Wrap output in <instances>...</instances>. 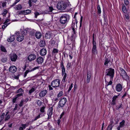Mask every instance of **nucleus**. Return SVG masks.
<instances>
[{"label":"nucleus","mask_w":130,"mask_h":130,"mask_svg":"<svg viewBox=\"0 0 130 130\" xmlns=\"http://www.w3.org/2000/svg\"><path fill=\"white\" fill-rule=\"evenodd\" d=\"M70 16L67 14H63L60 18L59 21L62 24H67L70 20Z\"/></svg>","instance_id":"obj_1"},{"label":"nucleus","mask_w":130,"mask_h":130,"mask_svg":"<svg viewBox=\"0 0 130 130\" xmlns=\"http://www.w3.org/2000/svg\"><path fill=\"white\" fill-rule=\"evenodd\" d=\"M115 74V70L112 68H109L106 69L105 71V76H109L110 79L113 80Z\"/></svg>","instance_id":"obj_2"},{"label":"nucleus","mask_w":130,"mask_h":130,"mask_svg":"<svg viewBox=\"0 0 130 130\" xmlns=\"http://www.w3.org/2000/svg\"><path fill=\"white\" fill-rule=\"evenodd\" d=\"M67 7V3L63 1H61L58 3L57 7L60 10H63L66 9Z\"/></svg>","instance_id":"obj_3"},{"label":"nucleus","mask_w":130,"mask_h":130,"mask_svg":"<svg viewBox=\"0 0 130 130\" xmlns=\"http://www.w3.org/2000/svg\"><path fill=\"white\" fill-rule=\"evenodd\" d=\"M93 40L92 43L93 47L92 50V53L95 54L97 53V50H96V43L95 41L94 40V34L93 33L92 35Z\"/></svg>","instance_id":"obj_4"},{"label":"nucleus","mask_w":130,"mask_h":130,"mask_svg":"<svg viewBox=\"0 0 130 130\" xmlns=\"http://www.w3.org/2000/svg\"><path fill=\"white\" fill-rule=\"evenodd\" d=\"M67 101V99L65 98H62L59 101L58 105V108H59L63 107Z\"/></svg>","instance_id":"obj_5"},{"label":"nucleus","mask_w":130,"mask_h":130,"mask_svg":"<svg viewBox=\"0 0 130 130\" xmlns=\"http://www.w3.org/2000/svg\"><path fill=\"white\" fill-rule=\"evenodd\" d=\"M60 80L59 79H55L52 81L51 84V86L54 87H59V86Z\"/></svg>","instance_id":"obj_6"},{"label":"nucleus","mask_w":130,"mask_h":130,"mask_svg":"<svg viewBox=\"0 0 130 130\" xmlns=\"http://www.w3.org/2000/svg\"><path fill=\"white\" fill-rule=\"evenodd\" d=\"M121 71V73L120 75L124 79H126L129 78V76L127 75V73L125 71L121 68H120Z\"/></svg>","instance_id":"obj_7"},{"label":"nucleus","mask_w":130,"mask_h":130,"mask_svg":"<svg viewBox=\"0 0 130 130\" xmlns=\"http://www.w3.org/2000/svg\"><path fill=\"white\" fill-rule=\"evenodd\" d=\"M15 34L16 35L17 37V40L19 42L22 41L24 39V37L23 36H21L20 34L19 31L16 32Z\"/></svg>","instance_id":"obj_8"},{"label":"nucleus","mask_w":130,"mask_h":130,"mask_svg":"<svg viewBox=\"0 0 130 130\" xmlns=\"http://www.w3.org/2000/svg\"><path fill=\"white\" fill-rule=\"evenodd\" d=\"M11 61L15 62L17 58V55L15 53L11 54L9 55Z\"/></svg>","instance_id":"obj_9"},{"label":"nucleus","mask_w":130,"mask_h":130,"mask_svg":"<svg viewBox=\"0 0 130 130\" xmlns=\"http://www.w3.org/2000/svg\"><path fill=\"white\" fill-rule=\"evenodd\" d=\"M52 33L50 31H48L45 35V37L46 39H50L52 37Z\"/></svg>","instance_id":"obj_10"},{"label":"nucleus","mask_w":130,"mask_h":130,"mask_svg":"<svg viewBox=\"0 0 130 130\" xmlns=\"http://www.w3.org/2000/svg\"><path fill=\"white\" fill-rule=\"evenodd\" d=\"M115 89L117 91L120 92L122 89V85L120 83L118 84L116 86Z\"/></svg>","instance_id":"obj_11"},{"label":"nucleus","mask_w":130,"mask_h":130,"mask_svg":"<svg viewBox=\"0 0 130 130\" xmlns=\"http://www.w3.org/2000/svg\"><path fill=\"white\" fill-rule=\"evenodd\" d=\"M36 57V56L35 54H31L29 55L27 58L28 59L31 61L35 59Z\"/></svg>","instance_id":"obj_12"},{"label":"nucleus","mask_w":130,"mask_h":130,"mask_svg":"<svg viewBox=\"0 0 130 130\" xmlns=\"http://www.w3.org/2000/svg\"><path fill=\"white\" fill-rule=\"evenodd\" d=\"M39 67H36L33 68L31 70H27L26 72L24 73V77H25L27 75V74L29 72H31L32 71H34L36 69H38L39 68Z\"/></svg>","instance_id":"obj_13"},{"label":"nucleus","mask_w":130,"mask_h":130,"mask_svg":"<svg viewBox=\"0 0 130 130\" xmlns=\"http://www.w3.org/2000/svg\"><path fill=\"white\" fill-rule=\"evenodd\" d=\"M49 8L47 10H45L44 11V13L45 14L50 13V12H51L53 10H54L53 7L52 6H49Z\"/></svg>","instance_id":"obj_14"},{"label":"nucleus","mask_w":130,"mask_h":130,"mask_svg":"<svg viewBox=\"0 0 130 130\" xmlns=\"http://www.w3.org/2000/svg\"><path fill=\"white\" fill-rule=\"evenodd\" d=\"M17 70V68L14 66H11L9 69V71L11 73H14Z\"/></svg>","instance_id":"obj_15"},{"label":"nucleus","mask_w":130,"mask_h":130,"mask_svg":"<svg viewBox=\"0 0 130 130\" xmlns=\"http://www.w3.org/2000/svg\"><path fill=\"white\" fill-rule=\"evenodd\" d=\"M72 30H73L72 32L73 33L72 35L71 36V40L73 42H74V38H73V36H74V35H76V31L75 29L74 28V27H73V28H72ZM73 42L72 44V45H73Z\"/></svg>","instance_id":"obj_16"},{"label":"nucleus","mask_w":130,"mask_h":130,"mask_svg":"<svg viewBox=\"0 0 130 130\" xmlns=\"http://www.w3.org/2000/svg\"><path fill=\"white\" fill-rule=\"evenodd\" d=\"M44 58L41 57H38L36 60V61L38 64H42L43 62Z\"/></svg>","instance_id":"obj_17"},{"label":"nucleus","mask_w":130,"mask_h":130,"mask_svg":"<svg viewBox=\"0 0 130 130\" xmlns=\"http://www.w3.org/2000/svg\"><path fill=\"white\" fill-rule=\"evenodd\" d=\"M47 93V91L46 90H43L39 93V96L41 97L44 96Z\"/></svg>","instance_id":"obj_18"},{"label":"nucleus","mask_w":130,"mask_h":130,"mask_svg":"<svg viewBox=\"0 0 130 130\" xmlns=\"http://www.w3.org/2000/svg\"><path fill=\"white\" fill-rule=\"evenodd\" d=\"M46 54V50L45 48H43L40 51V54L41 56H44Z\"/></svg>","instance_id":"obj_19"},{"label":"nucleus","mask_w":130,"mask_h":130,"mask_svg":"<svg viewBox=\"0 0 130 130\" xmlns=\"http://www.w3.org/2000/svg\"><path fill=\"white\" fill-rule=\"evenodd\" d=\"M27 124H21V126L19 128V130H23L27 126Z\"/></svg>","instance_id":"obj_20"},{"label":"nucleus","mask_w":130,"mask_h":130,"mask_svg":"<svg viewBox=\"0 0 130 130\" xmlns=\"http://www.w3.org/2000/svg\"><path fill=\"white\" fill-rule=\"evenodd\" d=\"M15 38V36L14 35H12L10 38L7 39V41L9 42H12L14 40Z\"/></svg>","instance_id":"obj_21"},{"label":"nucleus","mask_w":130,"mask_h":130,"mask_svg":"<svg viewBox=\"0 0 130 130\" xmlns=\"http://www.w3.org/2000/svg\"><path fill=\"white\" fill-rule=\"evenodd\" d=\"M35 37L37 39H40L41 36V34L39 32H37L35 34Z\"/></svg>","instance_id":"obj_22"},{"label":"nucleus","mask_w":130,"mask_h":130,"mask_svg":"<svg viewBox=\"0 0 130 130\" xmlns=\"http://www.w3.org/2000/svg\"><path fill=\"white\" fill-rule=\"evenodd\" d=\"M91 74L89 72H87V83H89L91 77Z\"/></svg>","instance_id":"obj_23"},{"label":"nucleus","mask_w":130,"mask_h":130,"mask_svg":"<svg viewBox=\"0 0 130 130\" xmlns=\"http://www.w3.org/2000/svg\"><path fill=\"white\" fill-rule=\"evenodd\" d=\"M45 42L44 41L41 40L39 42V46L41 47H43L45 46Z\"/></svg>","instance_id":"obj_24"},{"label":"nucleus","mask_w":130,"mask_h":130,"mask_svg":"<svg viewBox=\"0 0 130 130\" xmlns=\"http://www.w3.org/2000/svg\"><path fill=\"white\" fill-rule=\"evenodd\" d=\"M110 60L107 58H105V62L104 64L105 66H107L108 63L110 62Z\"/></svg>","instance_id":"obj_25"},{"label":"nucleus","mask_w":130,"mask_h":130,"mask_svg":"<svg viewBox=\"0 0 130 130\" xmlns=\"http://www.w3.org/2000/svg\"><path fill=\"white\" fill-rule=\"evenodd\" d=\"M15 10H19L22 9V7L21 4H19L16 6V7L14 8Z\"/></svg>","instance_id":"obj_26"},{"label":"nucleus","mask_w":130,"mask_h":130,"mask_svg":"<svg viewBox=\"0 0 130 130\" xmlns=\"http://www.w3.org/2000/svg\"><path fill=\"white\" fill-rule=\"evenodd\" d=\"M60 67L62 70V72H65V69L63 65V61H61V62Z\"/></svg>","instance_id":"obj_27"},{"label":"nucleus","mask_w":130,"mask_h":130,"mask_svg":"<svg viewBox=\"0 0 130 130\" xmlns=\"http://www.w3.org/2000/svg\"><path fill=\"white\" fill-rule=\"evenodd\" d=\"M53 107H51L49 109L47 113L48 116H51L52 112Z\"/></svg>","instance_id":"obj_28"},{"label":"nucleus","mask_w":130,"mask_h":130,"mask_svg":"<svg viewBox=\"0 0 130 130\" xmlns=\"http://www.w3.org/2000/svg\"><path fill=\"white\" fill-rule=\"evenodd\" d=\"M111 124L109 125L108 126L107 130H111L113 127L112 124H113V121H111Z\"/></svg>","instance_id":"obj_29"},{"label":"nucleus","mask_w":130,"mask_h":130,"mask_svg":"<svg viewBox=\"0 0 130 130\" xmlns=\"http://www.w3.org/2000/svg\"><path fill=\"white\" fill-rule=\"evenodd\" d=\"M37 1V0H29L28 3L29 4V7H31V6L32 2L35 3Z\"/></svg>","instance_id":"obj_30"},{"label":"nucleus","mask_w":130,"mask_h":130,"mask_svg":"<svg viewBox=\"0 0 130 130\" xmlns=\"http://www.w3.org/2000/svg\"><path fill=\"white\" fill-rule=\"evenodd\" d=\"M7 60V58L6 57L2 58L1 60V61L3 63H5L6 62Z\"/></svg>","instance_id":"obj_31"},{"label":"nucleus","mask_w":130,"mask_h":130,"mask_svg":"<svg viewBox=\"0 0 130 130\" xmlns=\"http://www.w3.org/2000/svg\"><path fill=\"white\" fill-rule=\"evenodd\" d=\"M125 123V121L123 120L120 123L119 126L121 127H123Z\"/></svg>","instance_id":"obj_32"},{"label":"nucleus","mask_w":130,"mask_h":130,"mask_svg":"<svg viewBox=\"0 0 130 130\" xmlns=\"http://www.w3.org/2000/svg\"><path fill=\"white\" fill-rule=\"evenodd\" d=\"M36 103L39 106H40L41 105L42 103V101L39 100H37L36 101Z\"/></svg>","instance_id":"obj_33"},{"label":"nucleus","mask_w":130,"mask_h":130,"mask_svg":"<svg viewBox=\"0 0 130 130\" xmlns=\"http://www.w3.org/2000/svg\"><path fill=\"white\" fill-rule=\"evenodd\" d=\"M35 31L34 29L31 30L30 31V35L31 36H33L35 35Z\"/></svg>","instance_id":"obj_34"},{"label":"nucleus","mask_w":130,"mask_h":130,"mask_svg":"<svg viewBox=\"0 0 130 130\" xmlns=\"http://www.w3.org/2000/svg\"><path fill=\"white\" fill-rule=\"evenodd\" d=\"M24 15L28 14L31 12V10H30L27 9L24 10Z\"/></svg>","instance_id":"obj_35"},{"label":"nucleus","mask_w":130,"mask_h":130,"mask_svg":"<svg viewBox=\"0 0 130 130\" xmlns=\"http://www.w3.org/2000/svg\"><path fill=\"white\" fill-rule=\"evenodd\" d=\"M5 114V113H3L2 115L0 116V122L2 121L3 119H4Z\"/></svg>","instance_id":"obj_36"},{"label":"nucleus","mask_w":130,"mask_h":130,"mask_svg":"<svg viewBox=\"0 0 130 130\" xmlns=\"http://www.w3.org/2000/svg\"><path fill=\"white\" fill-rule=\"evenodd\" d=\"M24 90L23 89H22L21 88H20L17 91H16L15 93H18L20 92L22 93V92H23Z\"/></svg>","instance_id":"obj_37"},{"label":"nucleus","mask_w":130,"mask_h":130,"mask_svg":"<svg viewBox=\"0 0 130 130\" xmlns=\"http://www.w3.org/2000/svg\"><path fill=\"white\" fill-rule=\"evenodd\" d=\"M58 50L57 49L54 48L52 52V54H55L58 53Z\"/></svg>","instance_id":"obj_38"},{"label":"nucleus","mask_w":130,"mask_h":130,"mask_svg":"<svg viewBox=\"0 0 130 130\" xmlns=\"http://www.w3.org/2000/svg\"><path fill=\"white\" fill-rule=\"evenodd\" d=\"M98 11L97 12L98 14H100L101 12V9L99 5H98L97 6Z\"/></svg>","instance_id":"obj_39"},{"label":"nucleus","mask_w":130,"mask_h":130,"mask_svg":"<svg viewBox=\"0 0 130 130\" xmlns=\"http://www.w3.org/2000/svg\"><path fill=\"white\" fill-rule=\"evenodd\" d=\"M7 12V11L6 9H4L3 12L2 13V14L4 16H5Z\"/></svg>","instance_id":"obj_40"},{"label":"nucleus","mask_w":130,"mask_h":130,"mask_svg":"<svg viewBox=\"0 0 130 130\" xmlns=\"http://www.w3.org/2000/svg\"><path fill=\"white\" fill-rule=\"evenodd\" d=\"M1 50L2 51L4 52H7V51L6 50L4 46H1Z\"/></svg>","instance_id":"obj_41"},{"label":"nucleus","mask_w":130,"mask_h":130,"mask_svg":"<svg viewBox=\"0 0 130 130\" xmlns=\"http://www.w3.org/2000/svg\"><path fill=\"white\" fill-rule=\"evenodd\" d=\"M10 116L9 115H5V121H6L8 120L10 118Z\"/></svg>","instance_id":"obj_42"},{"label":"nucleus","mask_w":130,"mask_h":130,"mask_svg":"<svg viewBox=\"0 0 130 130\" xmlns=\"http://www.w3.org/2000/svg\"><path fill=\"white\" fill-rule=\"evenodd\" d=\"M35 91V89L34 88H32L29 90V93L30 94H31V93H32L33 92Z\"/></svg>","instance_id":"obj_43"},{"label":"nucleus","mask_w":130,"mask_h":130,"mask_svg":"<svg viewBox=\"0 0 130 130\" xmlns=\"http://www.w3.org/2000/svg\"><path fill=\"white\" fill-rule=\"evenodd\" d=\"M122 10L123 12L125 13L126 12V7L125 6H123L122 7Z\"/></svg>","instance_id":"obj_44"},{"label":"nucleus","mask_w":130,"mask_h":130,"mask_svg":"<svg viewBox=\"0 0 130 130\" xmlns=\"http://www.w3.org/2000/svg\"><path fill=\"white\" fill-rule=\"evenodd\" d=\"M20 1V0H15V2L12 4V5H11V7H13L17 3L19 2Z\"/></svg>","instance_id":"obj_45"},{"label":"nucleus","mask_w":130,"mask_h":130,"mask_svg":"<svg viewBox=\"0 0 130 130\" xmlns=\"http://www.w3.org/2000/svg\"><path fill=\"white\" fill-rule=\"evenodd\" d=\"M63 92L62 91H60L59 92V93H58V94L57 95V96H58V97H60V96H61L62 95H63Z\"/></svg>","instance_id":"obj_46"},{"label":"nucleus","mask_w":130,"mask_h":130,"mask_svg":"<svg viewBox=\"0 0 130 130\" xmlns=\"http://www.w3.org/2000/svg\"><path fill=\"white\" fill-rule=\"evenodd\" d=\"M35 15V18H37L38 15H40V13L37 11H36L34 13Z\"/></svg>","instance_id":"obj_47"},{"label":"nucleus","mask_w":130,"mask_h":130,"mask_svg":"<svg viewBox=\"0 0 130 130\" xmlns=\"http://www.w3.org/2000/svg\"><path fill=\"white\" fill-rule=\"evenodd\" d=\"M35 128V127L32 126H30L28 129L27 128L26 130H33Z\"/></svg>","instance_id":"obj_48"},{"label":"nucleus","mask_w":130,"mask_h":130,"mask_svg":"<svg viewBox=\"0 0 130 130\" xmlns=\"http://www.w3.org/2000/svg\"><path fill=\"white\" fill-rule=\"evenodd\" d=\"M23 95V93H21L19 94H17V95L15 96L17 98L19 97L22 96Z\"/></svg>","instance_id":"obj_49"},{"label":"nucleus","mask_w":130,"mask_h":130,"mask_svg":"<svg viewBox=\"0 0 130 130\" xmlns=\"http://www.w3.org/2000/svg\"><path fill=\"white\" fill-rule=\"evenodd\" d=\"M41 114H40L38 116H36V117L34 119V121H36L38 119L40 118L41 117Z\"/></svg>","instance_id":"obj_50"},{"label":"nucleus","mask_w":130,"mask_h":130,"mask_svg":"<svg viewBox=\"0 0 130 130\" xmlns=\"http://www.w3.org/2000/svg\"><path fill=\"white\" fill-rule=\"evenodd\" d=\"M83 17L81 16V17H80V21L79 29L81 27V26H82V20H83Z\"/></svg>","instance_id":"obj_51"},{"label":"nucleus","mask_w":130,"mask_h":130,"mask_svg":"<svg viewBox=\"0 0 130 130\" xmlns=\"http://www.w3.org/2000/svg\"><path fill=\"white\" fill-rule=\"evenodd\" d=\"M24 102V100H22L21 101L19 104V106L20 107H22L23 106V103Z\"/></svg>","instance_id":"obj_52"},{"label":"nucleus","mask_w":130,"mask_h":130,"mask_svg":"<svg viewBox=\"0 0 130 130\" xmlns=\"http://www.w3.org/2000/svg\"><path fill=\"white\" fill-rule=\"evenodd\" d=\"M73 84L72 83L71 84V85L70 86L68 90V92H69L71 90L72 87H73Z\"/></svg>","instance_id":"obj_53"},{"label":"nucleus","mask_w":130,"mask_h":130,"mask_svg":"<svg viewBox=\"0 0 130 130\" xmlns=\"http://www.w3.org/2000/svg\"><path fill=\"white\" fill-rule=\"evenodd\" d=\"M45 108V107L44 106L40 108V111L42 112H44Z\"/></svg>","instance_id":"obj_54"},{"label":"nucleus","mask_w":130,"mask_h":130,"mask_svg":"<svg viewBox=\"0 0 130 130\" xmlns=\"http://www.w3.org/2000/svg\"><path fill=\"white\" fill-rule=\"evenodd\" d=\"M119 96V95L117 96H113L112 98V100L113 101H115L117 98H118V97Z\"/></svg>","instance_id":"obj_55"},{"label":"nucleus","mask_w":130,"mask_h":130,"mask_svg":"<svg viewBox=\"0 0 130 130\" xmlns=\"http://www.w3.org/2000/svg\"><path fill=\"white\" fill-rule=\"evenodd\" d=\"M124 2L125 4L127 5L129 4V2L128 0H124Z\"/></svg>","instance_id":"obj_56"},{"label":"nucleus","mask_w":130,"mask_h":130,"mask_svg":"<svg viewBox=\"0 0 130 130\" xmlns=\"http://www.w3.org/2000/svg\"><path fill=\"white\" fill-rule=\"evenodd\" d=\"M112 80H110L108 83V84L107 85H106L105 86H107L109 85H111L112 83Z\"/></svg>","instance_id":"obj_57"},{"label":"nucleus","mask_w":130,"mask_h":130,"mask_svg":"<svg viewBox=\"0 0 130 130\" xmlns=\"http://www.w3.org/2000/svg\"><path fill=\"white\" fill-rule=\"evenodd\" d=\"M55 43V41L54 40H52L51 42V44L52 45H54Z\"/></svg>","instance_id":"obj_58"},{"label":"nucleus","mask_w":130,"mask_h":130,"mask_svg":"<svg viewBox=\"0 0 130 130\" xmlns=\"http://www.w3.org/2000/svg\"><path fill=\"white\" fill-rule=\"evenodd\" d=\"M104 24H106L107 22V17L104 18Z\"/></svg>","instance_id":"obj_59"},{"label":"nucleus","mask_w":130,"mask_h":130,"mask_svg":"<svg viewBox=\"0 0 130 130\" xmlns=\"http://www.w3.org/2000/svg\"><path fill=\"white\" fill-rule=\"evenodd\" d=\"M20 34L21 35V36H24V35H25V33L24 31H22L21 33Z\"/></svg>","instance_id":"obj_60"},{"label":"nucleus","mask_w":130,"mask_h":130,"mask_svg":"<svg viewBox=\"0 0 130 130\" xmlns=\"http://www.w3.org/2000/svg\"><path fill=\"white\" fill-rule=\"evenodd\" d=\"M64 114L65 112L63 111L60 115V117H59L60 119H61Z\"/></svg>","instance_id":"obj_61"},{"label":"nucleus","mask_w":130,"mask_h":130,"mask_svg":"<svg viewBox=\"0 0 130 130\" xmlns=\"http://www.w3.org/2000/svg\"><path fill=\"white\" fill-rule=\"evenodd\" d=\"M20 74H18L17 76H14L13 77L14 78V79H19V77L20 76Z\"/></svg>","instance_id":"obj_62"},{"label":"nucleus","mask_w":130,"mask_h":130,"mask_svg":"<svg viewBox=\"0 0 130 130\" xmlns=\"http://www.w3.org/2000/svg\"><path fill=\"white\" fill-rule=\"evenodd\" d=\"M8 25V24H6L3 25L2 26V29L5 28Z\"/></svg>","instance_id":"obj_63"},{"label":"nucleus","mask_w":130,"mask_h":130,"mask_svg":"<svg viewBox=\"0 0 130 130\" xmlns=\"http://www.w3.org/2000/svg\"><path fill=\"white\" fill-rule=\"evenodd\" d=\"M66 77H63L62 80V82H66Z\"/></svg>","instance_id":"obj_64"}]
</instances>
